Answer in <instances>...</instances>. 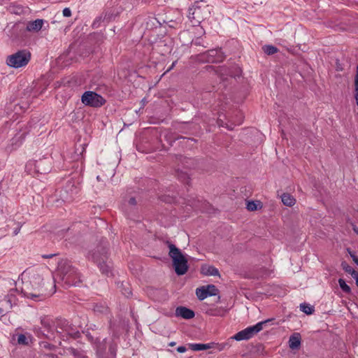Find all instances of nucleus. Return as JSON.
Masks as SVG:
<instances>
[{
  "mask_svg": "<svg viewBox=\"0 0 358 358\" xmlns=\"http://www.w3.org/2000/svg\"><path fill=\"white\" fill-rule=\"evenodd\" d=\"M109 243L105 238H101L99 243L92 252V260L97 264L101 273L107 276L112 275V266L108 259Z\"/></svg>",
  "mask_w": 358,
  "mask_h": 358,
  "instance_id": "1",
  "label": "nucleus"
},
{
  "mask_svg": "<svg viewBox=\"0 0 358 358\" xmlns=\"http://www.w3.org/2000/svg\"><path fill=\"white\" fill-rule=\"evenodd\" d=\"M166 244L169 248V255L172 259L176 273L178 275L185 274L189 268L187 258L182 253L181 250L171 242L167 241Z\"/></svg>",
  "mask_w": 358,
  "mask_h": 358,
  "instance_id": "2",
  "label": "nucleus"
},
{
  "mask_svg": "<svg viewBox=\"0 0 358 358\" xmlns=\"http://www.w3.org/2000/svg\"><path fill=\"white\" fill-rule=\"evenodd\" d=\"M208 13V5L203 1H196L193 6L189 9L188 18L193 26H196L206 19Z\"/></svg>",
  "mask_w": 358,
  "mask_h": 358,
  "instance_id": "3",
  "label": "nucleus"
},
{
  "mask_svg": "<svg viewBox=\"0 0 358 358\" xmlns=\"http://www.w3.org/2000/svg\"><path fill=\"white\" fill-rule=\"evenodd\" d=\"M30 59L31 53L26 50H22L8 56L6 64L10 67L18 69L26 66Z\"/></svg>",
  "mask_w": 358,
  "mask_h": 358,
  "instance_id": "4",
  "label": "nucleus"
},
{
  "mask_svg": "<svg viewBox=\"0 0 358 358\" xmlns=\"http://www.w3.org/2000/svg\"><path fill=\"white\" fill-rule=\"evenodd\" d=\"M206 69L208 70L214 69L215 73L223 81H224L227 79V76H230L231 78L239 77L242 73L241 69L238 65L236 64H234L231 66H218L216 69H215V68L213 66H207Z\"/></svg>",
  "mask_w": 358,
  "mask_h": 358,
  "instance_id": "5",
  "label": "nucleus"
},
{
  "mask_svg": "<svg viewBox=\"0 0 358 358\" xmlns=\"http://www.w3.org/2000/svg\"><path fill=\"white\" fill-rule=\"evenodd\" d=\"M81 101L83 104L93 108H99L105 104L106 99L92 91H86L81 96Z\"/></svg>",
  "mask_w": 358,
  "mask_h": 358,
  "instance_id": "6",
  "label": "nucleus"
},
{
  "mask_svg": "<svg viewBox=\"0 0 358 358\" xmlns=\"http://www.w3.org/2000/svg\"><path fill=\"white\" fill-rule=\"evenodd\" d=\"M225 58L220 49H212L197 55V59L201 62L219 63Z\"/></svg>",
  "mask_w": 358,
  "mask_h": 358,
  "instance_id": "7",
  "label": "nucleus"
},
{
  "mask_svg": "<svg viewBox=\"0 0 358 358\" xmlns=\"http://www.w3.org/2000/svg\"><path fill=\"white\" fill-rule=\"evenodd\" d=\"M43 280V278L40 274H36V276H34L32 282L34 285H38V290L36 293L27 292L25 295L27 298H30L36 301H40L51 295L50 293H46L45 290L43 289L44 286V283H42Z\"/></svg>",
  "mask_w": 358,
  "mask_h": 358,
  "instance_id": "8",
  "label": "nucleus"
},
{
  "mask_svg": "<svg viewBox=\"0 0 358 358\" xmlns=\"http://www.w3.org/2000/svg\"><path fill=\"white\" fill-rule=\"evenodd\" d=\"M76 269L74 266H73L71 262L68 259H62L58 263L57 266V275L59 277H62V275H65L68 272L73 271Z\"/></svg>",
  "mask_w": 358,
  "mask_h": 358,
  "instance_id": "9",
  "label": "nucleus"
},
{
  "mask_svg": "<svg viewBox=\"0 0 358 358\" xmlns=\"http://www.w3.org/2000/svg\"><path fill=\"white\" fill-rule=\"evenodd\" d=\"M36 171L41 174H45L50 171V162L47 159H40L35 163Z\"/></svg>",
  "mask_w": 358,
  "mask_h": 358,
  "instance_id": "10",
  "label": "nucleus"
},
{
  "mask_svg": "<svg viewBox=\"0 0 358 358\" xmlns=\"http://www.w3.org/2000/svg\"><path fill=\"white\" fill-rule=\"evenodd\" d=\"M176 315L177 317H181L186 320H189L195 316L194 312L185 306H178L176 309Z\"/></svg>",
  "mask_w": 358,
  "mask_h": 358,
  "instance_id": "11",
  "label": "nucleus"
},
{
  "mask_svg": "<svg viewBox=\"0 0 358 358\" xmlns=\"http://www.w3.org/2000/svg\"><path fill=\"white\" fill-rule=\"evenodd\" d=\"M301 336L299 333L292 334L289 339V347L292 350L299 348L301 345Z\"/></svg>",
  "mask_w": 358,
  "mask_h": 358,
  "instance_id": "12",
  "label": "nucleus"
},
{
  "mask_svg": "<svg viewBox=\"0 0 358 358\" xmlns=\"http://www.w3.org/2000/svg\"><path fill=\"white\" fill-rule=\"evenodd\" d=\"M201 273L203 275L220 276L219 271L213 266L203 264L201 267Z\"/></svg>",
  "mask_w": 358,
  "mask_h": 358,
  "instance_id": "13",
  "label": "nucleus"
},
{
  "mask_svg": "<svg viewBox=\"0 0 358 358\" xmlns=\"http://www.w3.org/2000/svg\"><path fill=\"white\" fill-rule=\"evenodd\" d=\"M273 320V319H268L265 321L258 322L257 324L254 326L247 327L246 330L249 334L250 336L252 338L254 335L259 332L263 329V325L264 324H266L267 322H269Z\"/></svg>",
  "mask_w": 358,
  "mask_h": 358,
  "instance_id": "14",
  "label": "nucleus"
},
{
  "mask_svg": "<svg viewBox=\"0 0 358 358\" xmlns=\"http://www.w3.org/2000/svg\"><path fill=\"white\" fill-rule=\"evenodd\" d=\"M43 24V20L41 19H37L36 20L29 22L27 25V30L29 31L37 32L41 29Z\"/></svg>",
  "mask_w": 358,
  "mask_h": 358,
  "instance_id": "15",
  "label": "nucleus"
},
{
  "mask_svg": "<svg viewBox=\"0 0 358 358\" xmlns=\"http://www.w3.org/2000/svg\"><path fill=\"white\" fill-rule=\"evenodd\" d=\"M69 278V283H63L62 286L65 289H68L71 287H78L82 283V280H80V273L78 272L76 275H72Z\"/></svg>",
  "mask_w": 358,
  "mask_h": 358,
  "instance_id": "16",
  "label": "nucleus"
},
{
  "mask_svg": "<svg viewBox=\"0 0 358 358\" xmlns=\"http://www.w3.org/2000/svg\"><path fill=\"white\" fill-rule=\"evenodd\" d=\"M117 11L115 10L113 8H110L107 10H106L103 13V21H106V22L108 23L109 22L113 20L115 17L117 15Z\"/></svg>",
  "mask_w": 358,
  "mask_h": 358,
  "instance_id": "17",
  "label": "nucleus"
},
{
  "mask_svg": "<svg viewBox=\"0 0 358 358\" xmlns=\"http://www.w3.org/2000/svg\"><path fill=\"white\" fill-rule=\"evenodd\" d=\"M227 312V310L222 307H217L215 308H210L206 311V313L210 316H220L224 317Z\"/></svg>",
  "mask_w": 358,
  "mask_h": 358,
  "instance_id": "18",
  "label": "nucleus"
},
{
  "mask_svg": "<svg viewBox=\"0 0 358 358\" xmlns=\"http://www.w3.org/2000/svg\"><path fill=\"white\" fill-rule=\"evenodd\" d=\"M281 200L284 205L287 206H292L295 204V199L288 193H284L281 196Z\"/></svg>",
  "mask_w": 358,
  "mask_h": 358,
  "instance_id": "19",
  "label": "nucleus"
},
{
  "mask_svg": "<svg viewBox=\"0 0 358 358\" xmlns=\"http://www.w3.org/2000/svg\"><path fill=\"white\" fill-rule=\"evenodd\" d=\"M176 176L179 180H180L182 182L187 183V185L189 184L190 178L187 172L182 171L180 169H177L176 170Z\"/></svg>",
  "mask_w": 358,
  "mask_h": 358,
  "instance_id": "20",
  "label": "nucleus"
},
{
  "mask_svg": "<svg viewBox=\"0 0 358 358\" xmlns=\"http://www.w3.org/2000/svg\"><path fill=\"white\" fill-rule=\"evenodd\" d=\"M212 343L202 344V343H189V347L191 350L194 351L205 350L211 348Z\"/></svg>",
  "mask_w": 358,
  "mask_h": 358,
  "instance_id": "21",
  "label": "nucleus"
},
{
  "mask_svg": "<svg viewBox=\"0 0 358 358\" xmlns=\"http://www.w3.org/2000/svg\"><path fill=\"white\" fill-rule=\"evenodd\" d=\"M262 208V202L259 201H248L246 208L249 211H255Z\"/></svg>",
  "mask_w": 358,
  "mask_h": 358,
  "instance_id": "22",
  "label": "nucleus"
},
{
  "mask_svg": "<svg viewBox=\"0 0 358 358\" xmlns=\"http://www.w3.org/2000/svg\"><path fill=\"white\" fill-rule=\"evenodd\" d=\"M182 166L185 169H191L196 166L195 159L192 158L182 157L181 159Z\"/></svg>",
  "mask_w": 358,
  "mask_h": 358,
  "instance_id": "23",
  "label": "nucleus"
},
{
  "mask_svg": "<svg viewBox=\"0 0 358 358\" xmlns=\"http://www.w3.org/2000/svg\"><path fill=\"white\" fill-rule=\"evenodd\" d=\"M251 337L250 336L249 334L248 333L246 329L238 332L234 335L233 337L234 339L236 341H243V340H248L250 339Z\"/></svg>",
  "mask_w": 358,
  "mask_h": 358,
  "instance_id": "24",
  "label": "nucleus"
},
{
  "mask_svg": "<svg viewBox=\"0 0 358 358\" xmlns=\"http://www.w3.org/2000/svg\"><path fill=\"white\" fill-rule=\"evenodd\" d=\"M196 295L200 301L205 299L208 296L206 286H202L197 288L196 289Z\"/></svg>",
  "mask_w": 358,
  "mask_h": 358,
  "instance_id": "25",
  "label": "nucleus"
},
{
  "mask_svg": "<svg viewBox=\"0 0 358 358\" xmlns=\"http://www.w3.org/2000/svg\"><path fill=\"white\" fill-rule=\"evenodd\" d=\"M264 52L268 55H271L278 52V49L272 45H265L262 47Z\"/></svg>",
  "mask_w": 358,
  "mask_h": 358,
  "instance_id": "26",
  "label": "nucleus"
},
{
  "mask_svg": "<svg viewBox=\"0 0 358 358\" xmlns=\"http://www.w3.org/2000/svg\"><path fill=\"white\" fill-rule=\"evenodd\" d=\"M301 310L305 313L307 315H311L314 312V307L310 306L309 304L306 303H301L300 305Z\"/></svg>",
  "mask_w": 358,
  "mask_h": 358,
  "instance_id": "27",
  "label": "nucleus"
},
{
  "mask_svg": "<svg viewBox=\"0 0 358 358\" xmlns=\"http://www.w3.org/2000/svg\"><path fill=\"white\" fill-rule=\"evenodd\" d=\"M208 296H217L219 294V289L214 285H208L206 287Z\"/></svg>",
  "mask_w": 358,
  "mask_h": 358,
  "instance_id": "28",
  "label": "nucleus"
},
{
  "mask_svg": "<svg viewBox=\"0 0 358 358\" xmlns=\"http://www.w3.org/2000/svg\"><path fill=\"white\" fill-rule=\"evenodd\" d=\"M338 284L340 285V287L341 289L346 294H350L351 293V289L350 287V286H348L345 281L342 279V278H340L338 279Z\"/></svg>",
  "mask_w": 358,
  "mask_h": 358,
  "instance_id": "29",
  "label": "nucleus"
},
{
  "mask_svg": "<svg viewBox=\"0 0 358 358\" xmlns=\"http://www.w3.org/2000/svg\"><path fill=\"white\" fill-rule=\"evenodd\" d=\"M78 273L77 269H75L73 271H71L70 272H68L66 275H62V277L59 278L62 283H69V278L71 276H73L72 275H76V273Z\"/></svg>",
  "mask_w": 358,
  "mask_h": 358,
  "instance_id": "30",
  "label": "nucleus"
},
{
  "mask_svg": "<svg viewBox=\"0 0 358 358\" xmlns=\"http://www.w3.org/2000/svg\"><path fill=\"white\" fill-rule=\"evenodd\" d=\"M122 285V294L126 297H127V298L129 297L132 294L130 285L129 284L124 285L123 283Z\"/></svg>",
  "mask_w": 358,
  "mask_h": 358,
  "instance_id": "31",
  "label": "nucleus"
},
{
  "mask_svg": "<svg viewBox=\"0 0 358 358\" xmlns=\"http://www.w3.org/2000/svg\"><path fill=\"white\" fill-rule=\"evenodd\" d=\"M17 343L21 345H29L28 338L24 334H20L17 338Z\"/></svg>",
  "mask_w": 358,
  "mask_h": 358,
  "instance_id": "32",
  "label": "nucleus"
},
{
  "mask_svg": "<svg viewBox=\"0 0 358 358\" xmlns=\"http://www.w3.org/2000/svg\"><path fill=\"white\" fill-rule=\"evenodd\" d=\"M41 324L44 328L47 329L48 330L50 329V322L49 319H48L46 317L41 318Z\"/></svg>",
  "mask_w": 358,
  "mask_h": 358,
  "instance_id": "33",
  "label": "nucleus"
},
{
  "mask_svg": "<svg viewBox=\"0 0 358 358\" xmlns=\"http://www.w3.org/2000/svg\"><path fill=\"white\" fill-rule=\"evenodd\" d=\"M108 351L110 355L115 357L116 356L117 345L115 344L111 343L109 346Z\"/></svg>",
  "mask_w": 358,
  "mask_h": 358,
  "instance_id": "34",
  "label": "nucleus"
},
{
  "mask_svg": "<svg viewBox=\"0 0 358 358\" xmlns=\"http://www.w3.org/2000/svg\"><path fill=\"white\" fill-rule=\"evenodd\" d=\"M341 266L343 268V269L347 272V273H350L353 268L345 261L342 262L341 263Z\"/></svg>",
  "mask_w": 358,
  "mask_h": 358,
  "instance_id": "35",
  "label": "nucleus"
},
{
  "mask_svg": "<svg viewBox=\"0 0 358 358\" xmlns=\"http://www.w3.org/2000/svg\"><path fill=\"white\" fill-rule=\"evenodd\" d=\"M101 21L104 22L103 21V13L99 17H96L95 19V20L93 22V27H99V24H100V22Z\"/></svg>",
  "mask_w": 358,
  "mask_h": 358,
  "instance_id": "36",
  "label": "nucleus"
},
{
  "mask_svg": "<svg viewBox=\"0 0 358 358\" xmlns=\"http://www.w3.org/2000/svg\"><path fill=\"white\" fill-rule=\"evenodd\" d=\"M127 203L129 205V206H135L136 204H137V201L135 199V197H131L129 198V199L127 201Z\"/></svg>",
  "mask_w": 358,
  "mask_h": 358,
  "instance_id": "37",
  "label": "nucleus"
},
{
  "mask_svg": "<svg viewBox=\"0 0 358 358\" xmlns=\"http://www.w3.org/2000/svg\"><path fill=\"white\" fill-rule=\"evenodd\" d=\"M349 273H350L352 278L355 279L356 285H357L358 273L355 270L352 269Z\"/></svg>",
  "mask_w": 358,
  "mask_h": 358,
  "instance_id": "38",
  "label": "nucleus"
},
{
  "mask_svg": "<svg viewBox=\"0 0 358 358\" xmlns=\"http://www.w3.org/2000/svg\"><path fill=\"white\" fill-rule=\"evenodd\" d=\"M63 15L64 17H70L71 15V11L70 8H65L63 10Z\"/></svg>",
  "mask_w": 358,
  "mask_h": 358,
  "instance_id": "39",
  "label": "nucleus"
},
{
  "mask_svg": "<svg viewBox=\"0 0 358 358\" xmlns=\"http://www.w3.org/2000/svg\"><path fill=\"white\" fill-rule=\"evenodd\" d=\"M354 262L358 266V257L348 250Z\"/></svg>",
  "mask_w": 358,
  "mask_h": 358,
  "instance_id": "40",
  "label": "nucleus"
},
{
  "mask_svg": "<svg viewBox=\"0 0 358 358\" xmlns=\"http://www.w3.org/2000/svg\"><path fill=\"white\" fill-rule=\"evenodd\" d=\"M177 351L180 353H183L187 351V348L185 346H179L177 348Z\"/></svg>",
  "mask_w": 358,
  "mask_h": 358,
  "instance_id": "41",
  "label": "nucleus"
},
{
  "mask_svg": "<svg viewBox=\"0 0 358 358\" xmlns=\"http://www.w3.org/2000/svg\"><path fill=\"white\" fill-rule=\"evenodd\" d=\"M343 70L342 65L339 63L338 60L336 61V71H341Z\"/></svg>",
  "mask_w": 358,
  "mask_h": 358,
  "instance_id": "42",
  "label": "nucleus"
},
{
  "mask_svg": "<svg viewBox=\"0 0 358 358\" xmlns=\"http://www.w3.org/2000/svg\"><path fill=\"white\" fill-rule=\"evenodd\" d=\"M56 255H57L56 254L44 255L42 256V257L44 259H49V258H52Z\"/></svg>",
  "mask_w": 358,
  "mask_h": 358,
  "instance_id": "43",
  "label": "nucleus"
},
{
  "mask_svg": "<svg viewBox=\"0 0 358 358\" xmlns=\"http://www.w3.org/2000/svg\"><path fill=\"white\" fill-rule=\"evenodd\" d=\"M146 103H147L146 99H145V98H143V99L141 100L142 108L145 106V105L146 104Z\"/></svg>",
  "mask_w": 358,
  "mask_h": 358,
  "instance_id": "44",
  "label": "nucleus"
},
{
  "mask_svg": "<svg viewBox=\"0 0 358 358\" xmlns=\"http://www.w3.org/2000/svg\"><path fill=\"white\" fill-rule=\"evenodd\" d=\"M47 355L50 357L51 358H58L57 355L55 354H48Z\"/></svg>",
  "mask_w": 358,
  "mask_h": 358,
  "instance_id": "45",
  "label": "nucleus"
},
{
  "mask_svg": "<svg viewBox=\"0 0 358 358\" xmlns=\"http://www.w3.org/2000/svg\"><path fill=\"white\" fill-rule=\"evenodd\" d=\"M20 231V227H18L17 228L15 231H14V234L15 235H17Z\"/></svg>",
  "mask_w": 358,
  "mask_h": 358,
  "instance_id": "46",
  "label": "nucleus"
},
{
  "mask_svg": "<svg viewBox=\"0 0 358 358\" xmlns=\"http://www.w3.org/2000/svg\"><path fill=\"white\" fill-rule=\"evenodd\" d=\"M83 145H81V147H82V148H81V151H80V155H82V154H83V152L85 151V148H84V146H83Z\"/></svg>",
  "mask_w": 358,
  "mask_h": 358,
  "instance_id": "47",
  "label": "nucleus"
},
{
  "mask_svg": "<svg viewBox=\"0 0 358 358\" xmlns=\"http://www.w3.org/2000/svg\"><path fill=\"white\" fill-rule=\"evenodd\" d=\"M353 230H354V231H355L356 234H358V228H357V227H355L353 228Z\"/></svg>",
  "mask_w": 358,
  "mask_h": 358,
  "instance_id": "48",
  "label": "nucleus"
},
{
  "mask_svg": "<svg viewBox=\"0 0 358 358\" xmlns=\"http://www.w3.org/2000/svg\"><path fill=\"white\" fill-rule=\"evenodd\" d=\"M187 139V141L196 142V140L194 138H188Z\"/></svg>",
  "mask_w": 358,
  "mask_h": 358,
  "instance_id": "49",
  "label": "nucleus"
},
{
  "mask_svg": "<svg viewBox=\"0 0 358 358\" xmlns=\"http://www.w3.org/2000/svg\"><path fill=\"white\" fill-rule=\"evenodd\" d=\"M175 345H176V342H173H173H171V343L169 344V346H174Z\"/></svg>",
  "mask_w": 358,
  "mask_h": 358,
  "instance_id": "50",
  "label": "nucleus"
},
{
  "mask_svg": "<svg viewBox=\"0 0 358 358\" xmlns=\"http://www.w3.org/2000/svg\"><path fill=\"white\" fill-rule=\"evenodd\" d=\"M99 307L98 306H96L94 307V310H95V311H100V310L99 309Z\"/></svg>",
  "mask_w": 358,
  "mask_h": 358,
  "instance_id": "51",
  "label": "nucleus"
},
{
  "mask_svg": "<svg viewBox=\"0 0 358 358\" xmlns=\"http://www.w3.org/2000/svg\"><path fill=\"white\" fill-rule=\"evenodd\" d=\"M180 138L185 139L186 138H185V137H183V136H178V137L176 138V139H180Z\"/></svg>",
  "mask_w": 358,
  "mask_h": 358,
  "instance_id": "52",
  "label": "nucleus"
},
{
  "mask_svg": "<svg viewBox=\"0 0 358 358\" xmlns=\"http://www.w3.org/2000/svg\"><path fill=\"white\" fill-rule=\"evenodd\" d=\"M176 62H174L172 64L171 66L170 67V69H169L168 71L171 70V69L175 66Z\"/></svg>",
  "mask_w": 358,
  "mask_h": 358,
  "instance_id": "53",
  "label": "nucleus"
},
{
  "mask_svg": "<svg viewBox=\"0 0 358 358\" xmlns=\"http://www.w3.org/2000/svg\"><path fill=\"white\" fill-rule=\"evenodd\" d=\"M80 333L78 331H77L76 334H75V338L76 337H78L79 336Z\"/></svg>",
  "mask_w": 358,
  "mask_h": 358,
  "instance_id": "54",
  "label": "nucleus"
},
{
  "mask_svg": "<svg viewBox=\"0 0 358 358\" xmlns=\"http://www.w3.org/2000/svg\"><path fill=\"white\" fill-rule=\"evenodd\" d=\"M3 313V309L0 308V314Z\"/></svg>",
  "mask_w": 358,
  "mask_h": 358,
  "instance_id": "55",
  "label": "nucleus"
},
{
  "mask_svg": "<svg viewBox=\"0 0 358 358\" xmlns=\"http://www.w3.org/2000/svg\"><path fill=\"white\" fill-rule=\"evenodd\" d=\"M48 280H49V282H49L50 284H51V279H50V278H49V279H48Z\"/></svg>",
  "mask_w": 358,
  "mask_h": 358,
  "instance_id": "56",
  "label": "nucleus"
},
{
  "mask_svg": "<svg viewBox=\"0 0 358 358\" xmlns=\"http://www.w3.org/2000/svg\"><path fill=\"white\" fill-rule=\"evenodd\" d=\"M226 128H228V129L231 130V128L228 127V126H226Z\"/></svg>",
  "mask_w": 358,
  "mask_h": 358,
  "instance_id": "57",
  "label": "nucleus"
},
{
  "mask_svg": "<svg viewBox=\"0 0 358 358\" xmlns=\"http://www.w3.org/2000/svg\"><path fill=\"white\" fill-rule=\"evenodd\" d=\"M226 128H228V129L231 130V128L228 127V126H226Z\"/></svg>",
  "mask_w": 358,
  "mask_h": 358,
  "instance_id": "58",
  "label": "nucleus"
},
{
  "mask_svg": "<svg viewBox=\"0 0 358 358\" xmlns=\"http://www.w3.org/2000/svg\"><path fill=\"white\" fill-rule=\"evenodd\" d=\"M226 128H228V129L231 130V128L228 127V126H226Z\"/></svg>",
  "mask_w": 358,
  "mask_h": 358,
  "instance_id": "59",
  "label": "nucleus"
},
{
  "mask_svg": "<svg viewBox=\"0 0 358 358\" xmlns=\"http://www.w3.org/2000/svg\"><path fill=\"white\" fill-rule=\"evenodd\" d=\"M195 44L197 45V44H199V42H195Z\"/></svg>",
  "mask_w": 358,
  "mask_h": 358,
  "instance_id": "60",
  "label": "nucleus"
},
{
  "mask_svg": "<svg viewBox=\"0 0 358 358\" xmlns=\"http://www.w3.org/2000/svg\"><path fill=\"white\" fill-rule=\"evenodd\" d=\"M357 287H358V280H357Z\"/></svg>",
  "mask_w": 358,
  "mask_h": 358,
  "instance_id": "61",
  "label": "nucleus"
}]
</instances>
